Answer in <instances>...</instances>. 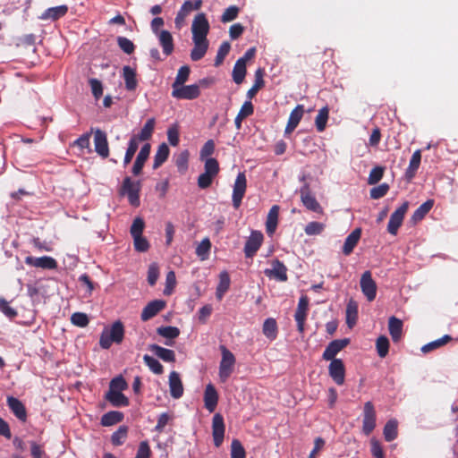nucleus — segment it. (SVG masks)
Returning <instances> with one entry per match:
<instances>
[{"label": "nucleus", "instance_id": "nucleus-1", "mask_svg": "<svg viewBox=\"0 0 458 458\" xmlns=\"http://www.w3.org/2000/svg\"><path fill=\"white\" fill-rule=\"evenodd\" d=\"M124 336V327L121 321L114 322L111 327H105L101 333L99 345L103 349H109L112 344H121Z\"/></svg>", "mask_w": 458, "mask_h": 458}, {"label": "nucleus", "instance_id": "nucleus-2", "mask_svg": "<svg viewBox=\"0 0 458 458\" xmlns=\"http://www.w3.org/2000/svg\"><path fill=\"white\" fill-rule=\"evenodd\" d=\"M141 183L140 181H133L130 176H126L120 188V194L127 196L129 203L133 207L140 206V191Z\"/></svg>", "mask_w": 458, "mask_h": 458}, {"label": "nucleus", "instance_id": "nucleus-3", "mask_svg": "<svg viewBox=\"0 0 458 458\" xmlns=\"http://www.w3.org/2000/svg\"><path fill=\"white\" fill-rule=\"evenodd\" d=\"M222 360L219 364V378L225 382L231 376L235 363V357L225 346L221 345Z\"/></svg>", "mask_w": 458, "mask_h": 458}, {"label": "nucleus", "instance_id": "nucleus-4", "mask_svg": "<svg viewBox=\"0 0 458 458\" xmlns=\"http://www.w3.org/2000/svg\"><path fill=\"white\" fill-rule=\"evenodd\" d=\"M302 205L310 211L323 214V208L311 192L309 183L305 182L299 191Z\"/></svg>", "mask_w": 458, "mask_h": 458}, {"label": "nucleus", "instance_id": "nucleus-5", "mask_svg": "<svg viewBox=\"0 0 458 458\" xmlns=\"http://www.w3.org/2000/svg\"><path fill=\"white\" fill-rule=\"evenodd\" d=\"M208 31L209 23L206 15L203 13H198L191 24L192 39H208Z\"/></svg>", "mask_w": 458, "mask_h": 458}, {"label": "nucleus", "instance_id": "nucleus-6", "mask_svg": "<svg viewBox=\"0 0 458 458\" xmlns=\"http://www.w3.org/2000/svg\"><path fill=\"white\" fill-rule=\"evenodd\" d=\"M247 188V180L244 173H239L233 190L232 201L233 206L235 209H237L241 204L242 200L244 197L245 191Z\"/></svg>", "mask_w": 458, "mask_h": 458}, {"label": "nucleus", "instance_id": "nucleus-7", "mask_svg": "<svg viewBox=\"0 0 458 458\" xmlns=\"http://www.w3.org/2000/svg\"><path fill=\"white\" fill-rule=\"evenodd\" d=\"M360 284L367 300L369 301H374L377 295V284L373 280L370 271L367 270L361 275Z\"/></svg>", "mask_w": 458, "mask_h": 458}, {"label": "nucleus", "instance_id": "nucleus-8", "mask_svg": "<svg viewBox=\"0 0 458 458\" xmlns=\"http://www.w3.org/2000/svg\"><path fill=\"white\" fill-rule=\"evenodd\" d=\"M200 95L199 86L198 84H191L178 86L173 89L172 96L177 99L192 100Z\"/></svg>", "mask_w": 458, "mask_h": 458}, {"label": "nucleus", "instance_id": "nucleus-9", "mask_svg": "<svg viewBox=\"0 0 458 458\" xmlns=\"http://www.w3.org/2000/svg\"><path fill=\"white\" fill-rule=\"evenodd\" d=\"M409 208L407 201L403 202L390 216L387 231L389 233L395 235L399 227L402 225L405 213Z\"/></svg>", "mask_w": 458, "mask_h": 458}, {"label": "nucleus", "instance_id": "nucleus-10", "mask_svg": "<svg viewBox=\"0 0 458 458\" xmlns=\"http://www.w3.org/2000/svg\"><path fill=\"white\" fill-rule=\"evenodd\" d=\"M91 132L94 133L95 151L101 157L106 158L109 156V147L106 133L98 128H91Z\"/></svg>", "mask_w": 458, "mask_h": 458}, {"label": "nucleus", "instance_id": "nucleus-11", "mask_svg": "<svg viewBox=\"0 0 458 458\" xmlns=\"http://www.w3.org/2000/svg\"><path fill=\"white\" fill-rule=\"evenodd\" d=\"M376 427V412L371 402L364 404L362 430L365 435H369Z\"/></svg>", "mask_w": 458, "mask_h": 458}, {"label": "nucleus", "instance_id": "nucleus-12", "mask_svg": "<svg viewBox=\"0 0 458 458\" xmlns=\"http://www.w3.org/2000/svg\"><path fill=\"white\" fill-rule=\"evenodd\" d=\"M328 374L336 385H344L345 379V368L341 359H335L331 360L328 366Z\"/></svg>", "mask_w": 458, "mask_h": 458}, {"label": "nucleus", "instance_id": "nucleus-13", "mask_svg": "<svg viewBox=\"0 0 458 458\" xmlns=\"http://www.w3.org/2000/svg\"><path fill=\"white\" fill-rule=\"evenodd\" d=\"M225 422L224 418L220 413H216L212 419V436L214 439V445L219 447L225 437Z\"/></svg>", "mask_w": 458, "mask_h": 458}, {"label": "nucleus", "instance_id": "nucleus-14", "mask_svg": "<svg viewBox=\"0 0 458 458\" xmlns=\"http://www.w3.org/2000/svg\"><path fill=\"white\" fill-rule=\"evenodd\" d=\"M309 309V299L307 296L302 295L299 299L298 306L294 314V318L297 323V329L300 333L304 332V325L307 318Z\"/></svg>", "mask_w": 458, "mask_h": 458}, {"label": "nucleus", "instance_id": "nucleus-15", "mask_svg": "<svg viewBox=\"0 0 458 458\" xmlns=\"http://www.w3.org/2000/svg\"><path fill=\"white\" fill-rule=\"evenodd\" d=\"M25 263L29 266L42 269L53 270L57 268L56 260L49 256H43L39 258L28 256L25 258Z\"/></svg>", "mask_w": 458, "mask_h": 458}, {"label": "nucleus", "instance_id": "nucleus-16", "mask_svg": "<svg viewBox=\"0 0 458 458\" xmlns=\"http://www.w3.org/2000/svg\"><path fill=\"white\" fill-rule=\"evenodd\" d=\"M350 343L348 338L336 339L328 344L323 352V359L326 360H333L335 356Z\"/></svg>", "mask_w": 458, "mask_h": 458}, {"label": "nucleus", "instance_id": "nucleus-17", "mask_svg": "<svg viewBox=\"0 0 458 458\" xmlns=\"http://www.w3.org/2000/svg\"><path fill=\"white\" fill-rule=\"evenodd\" d=\"M262 242L263 234L259 231H252L244 246L245 256L252 258L259 250Z\"/></svg>", "mask_w": 458, "mask_h": 458}, {"label": "nucleus", "instance_id": "nucleus-18", "mask_svg": "<svg viewBox=\"0 0 458 458\" xmlns=\"http://www.w3.org/2000/svg\"><path fill=\"white\" fill-rule=\"evenodd\" d=\"M265 275L270 278H275L280 282L287 281V268L283 262L278 259L272 261V268H267L264 271Z\"/></svg>", "mask_w": 458, "mask_h": 458}, {"label": "nucleus", "instance_id": "nucleus-19", "mask_svg": "<svg viewBox=\"0 0 458 458\" xmlns=\"http://www.w3.org/2000/svg\"><path fill=\"white\" fill-rule=\"evenodd\" d=\"M165 306V302L162 300H154L148 302L142 310L140 318L142 321H148L155 317Z\"/></svg>", "mask_w": 458, "mask_h": 458}, {"label": "nucleus", "instance_id": "nucleus-20", "mask_svg": "<svg viewBox=\"0 0 458 458\" xmlns=\"http://www.w3.org/2000/svg\"><path fill=\"white\" fill-rule=\"evenodd\" d=\"M67 13L68 6L66 4H62L47 8L40 14L38 18L42 21H55L60 18L64 17V15H66Z\"/></svg>", "mask_w": 458, "mask_h": 458}, {"label": "nucleus", "instance_id": "nucleus-21", "mask_svg": "<svg viewBox=\"0 0 458 458\" xmlns=\"http://www.w3.org/2000/svg\"><path fill=\"white\" fill-rule=\"evenodd\" d=\"M150 148H151L150 144H148V143H146L141 147L140 152L138 153V155L136 157V159L132 165V168H131V173L134 175L137 176V175L140 174L142 168L145 165V162L147 161V159L148 158V156L150 154Z\"/></svg>", "mask_w": 458, "mask_h": 458}, {"label": "nucleus", "instance_id": "nucleus-22", "mask_svg": "<svg viewBox=\"0 0 458 458\" xmlns=\"http://www.w3.org/2000/svg\"><path fill=\"white\" fill-rule=\"evenodd\" d=\"M193 41V48L191 51V59L194 62L202 59L208 49V39H192Z\"/></svg>", "mask_w": 458, "mask_h": 458}, {"label": "nucleus", "instance_id": "nucleus-23", "mask_svg": "<svg viewBox=\"0 0 458 458\" xmlns=\"http://www.w3.org/2000/svg\"><path fill=\"white\" fill-rule=\"evenodd\" d=\"M169 387L171 396L174 399L180 398L183 394V386L177 372L172 371L169 375Z\"/></svg>", "mask_w": 458, "mask_h": 458}, {"label": "nucleus", "instance_id": "nucleus-24", "mask_svg": "<svg viewBox=\"0 0 458 458\" xmlns=\"http://www.w3.org/2000/svg\"><path fill=\"white\" fill-rule=\"evenodd\" d=\"M218 401V394L213 385L208 384L204 393L205 407L210 412L214 411Z\"/></svg>", "mask_w": 458, "mask_h": 458}, {"label": "nucleus", "instance_id": "nucleus-25", "mask_svg": "<svg viewBox=\"0 0 458 458\" xmlns=\"http://www.w3.org/2000/svg\"><path fill=\"white\" fill-rule=\"evenodd\" d=\"M7 405L13 414L21 420L25 421L27 418L26 409L23 403L13 396L7 397Z\"/></svg>", "mask_w": 458, "mask_h": 458}, {"label": "nucleus", "instance_id": "nucleus-26", "mask_svg": "<svg viewBox=\"0 0 458 458\" xmlns=\"http://www.w3.org/2000/svg\"><path fill=\"white\" fill-rule=\"evenodd\" d=\"M148 349L159 359L165 362H174L175 360V353L173 350L164 348L156 344H150Z\"/></svg>", "mask_w": 458, "mask_h": 458}, {"label": "nucleus", "instance_id": "nucleus-27", "mask_svg": "<svg viewBox=\"0 0 458 458\" xmlns=\"http://www.w3.org/2000/svg\"><path fill=\"white\" fill-rule=\"evenodd\" d=\"M304 113L303 106L298 105L290 114L285 133H291L299 124Z\"/></svg>", "mask_w": 458, "mask_h": 458}, {"label": "nucleus", "instance_id": "nucleus-28", "mask_svg": "<svg viewBox=\"0 0 458 458\" xmlns=\"http://www.w3.org/2000/svg\"><path fill=\"white\" fill-rule=\"evenodd\" d=\"M420 161H421V152L420 149H418L413 152V154L411 157L409 165L405 171V178L407 181L410 182L414 178L416 172L420 167Z\"/></svg>", "mask_w": 458, "mask_h": 458}, {"label": "nucleus", "instance_id": "nucleus-29", "mask_svg": "<svg viewBox=\"0 0 458 458\" xmlns=\"http://www.w3.org/2000/svg\"><path fill=\"white\" fill-rule=\"evenodd\" d=\"M123 78L125 82V89L129 91L134 90L138 86L136 71L129 65L123 67Z\"/></svg>", "mask_w": 458, "mask_h": 458}, {"label": "nucleus", "instance_id": "nucleus-30", "mask_svg": "<svg viewBox=\"0 0 458 458\" xmlns=\"http://www.w3.org/2000/svg\"><path fill=\"white\" fill-rule=\"evenodd\" d=\"M361 235V230L360 228L354 229L345 239L343 252L344 255H350L354 247L357 245Z\"/></svg>", "mask_w": 458, "mask_h": 458}, {"label": "nucleus", "instance_id": "nucleus-31", "mask_svg": "<svg viewBox=\"0 0 458 458\" xmlns=\"http://www.w3.org/2000/svg\"><path fill=\"white\" fill-rule=\"evenodd\" d=\"M157 36L164 54L166 55H171L174 50V40L171 33L168 30H161Z\"/></svg>", "mask_w": 458, "mask_h": 458}, {"label": "nucleus", "instance_id": "nucleus-32", "mask_svg": "<svg viewBox=\"0 0 458 458\" xmlns=\"http://www.w3.org/2000/svg\"><path fill=\"white\" fill-rule=\"evenodd\" d=\"M278 214L279 207L277 205H274L267 214L266 222V230L268 235H272L276 232L278 222Z\"/></svg>", "mask_w": 458, "mask_h": 458}, {"label": "nucleus", "instance_id": "nucleus-33", "mask_svg": "<svg viewBox=\"0 0 458 458\" xmlns=\"http://www.w3.org/2000/svg\"><path fill=\"white\" fill-rule=\"evenodd\" d=\"M389 334L394 342H398L401 339L403 333V322L401 319L391 317L388 321Z\"/></svg>", "mask_w": 458, "mask_h": 458}, {"label": "nucleus", "instance_id": "nucleus-34", "mask_svg": "<svg viewBox=\"0 0 458 458\" xmlns=\"http://www.w3.org/2000/svg\"><path fill=\"white\" fill-rule=\"evenodd\" d=\"M231 280L229 274L226 271H222L219 274V283L216 287V296L217 300H222L225 293L230 287Z\"/></svg>", "mask_w": 458, "mask_h": 458}, {"label": "nucleus", "instance_id": "nucleus-35", "mask_svg": "<svg viewBox=\"0 0 458 458\" xmlns=\"http://www.w3.org/2000/svg\"><path fill=\"white\" fill-rule=\"evenodd\" d=\"M106 399L114 407H125L129 405L128 398L122 392H107Z\"/></svg>", "mask_w": 458, "mask_h": 458}, {"label": "nucleus", "instance_id": "nucleus-36", "mask_svg": "<svg viewBox=\"0 0 458 458\" xmlns=\"http://www.w3.org/2000/svg\"><path fill=\"white\" fill-rule=\"evenodd\" d=\"M254 112V107L250 100H247L242 106L238 114L235 117L234 123L238 130L242 127V122L244 118L251 115Z\"/></svg>", "mask_w": 458, "mask_h": 458}, {"label": "nucleus", "instance_id": "nucleus-37", "mask_svg": "<svg viewBox=\"0 0 458 458\" xmlns=\"http://www.w3.org/2000/svg\"><path fill=\"white\" fill-rule=\"evenodd\" d=\"M156 121L154 118H149L142 129L140 130L139 134L132 135L133 138H136L138 141L148 140L151 138L152 133L155 129Z\"/></svg>", "mask_w": 458, "mask_h": 458}, {"label": "nucleus", "instance_id": "nucleus-38", "mask_svg": "<svg viewBox=\"0 0 458 458\" xmlns=\"http://www.w3.org/2000/svg\"><path fill=\"white\" fill-rule=\"evenodd\" d=\"M169 148L165 143H162L158 146V148L154 157L153 168H158L163 163L166 161L169 156Z\"/></svg>", "mask_w": 458, "mask_h": 458}, {"label": "nucleus", "instance_id": "nucleus-39", "mask_svg": "<svg viewBox=\"0 0 458 458\" xmlns=\"http://www.w3.org/2000/svg\"><path fill=\"white\" fill-rule=\"evenodd\" d=\"M123 420V414L121 411H111L105 413L101 418V425L104 427L113 426Z\"/></svg>", "mask_w": 458, "mask_h": 458}, {"label": "nucleus", "instance_id": "nucleus-40", "mask_svg": "<svg viewBox=\"0 0 458 458\" xmlns=\"http://www.w3.org/2000/svg\"><path fill=\"white\" fill-rule=\"evenodd\" d=\"M263 334L270 340H275L277 336V324L275 318H268L263 323Z\"/></svg>", "mask_w": 458, "mask_h": 458}, {"label": "nucleus", "instance_id": "nucleus-41", "mask_svg": "<svg viewBox=\"0 0 458 458\" xmlns=\"http://www.w3.org/2000/svg\"><path fill=\"white\" fill-rule=\"evenodd\" d=\"M264 72L261 68H259L255 72V82L253 86L248 90L247 97L249 100L255 97L258 91L264 86L265 81L263 80Z\"/></svg>", "mask_w": 458, "mask_h": 458}, {"label": "nucleus", "instance_id": "nucleus-42", "mask_svg": "<svg viewBox=\"0 0 458 458\" xmlns=\"http://www.w3.org/2000/svg\"><path fill=\"white\" fill-rule=\"evenodd\" d=\"M233 80L236 84H241L246 75V64L243 59H238L233 69Z\"/></svg>", "mask_w": 458, "mask_h": 458}, {"label": "nucleus", "instance_id": "nucleus-43", "mask_svg": "<svg viewBox=\"0 0 458 458\" xmlns=\"http://www.w3.org/2000/svg\"><path fill=\"white\" fill-rule=\"evenodd\" d=\"M397 420H389L384 427V437L387 442H391L397 437Z\"/></svg>", "mask_w": 458, "mask_h": 458}, {"label": "nucleus", "instance_id": "nucleus-44", "mask_svg": "<svg viewBox=\"0 0 458 458\" xmlns=\"http://www.w3.org/2000/svg\"><path fill=\"white\" fill-rule=\"evenodd\" d=\"M328 114L329 109L327 106H324L318 110V114L315 119V124L318 131L322 132L326 129Z\"/></svg>", "mask_w": 458, "mask_h": 458}, {"label": "nucleus", "instance_id": "nucleus-45", "mask_svg": "<svg viewBox=\"0 0 458 458\" xmlns=\"http://www.w3.org/2000/svg\"><path fill=\"white\" fill-rule=\"evenodd\" d=\"M127 434L128 427L124 425L120 426L111 436L112 444L116 446L123 445L126 440Z\"/></svg>", "mask_w": 458, "mask_h": 458}, {"label": "nucleus", "instance_id": "nucleus-46", "mask_svg": "<svg viewBox=\"0 0 458 458\" xmlns=\"http://www.w3.org/2000/svg\"><path fill=\"white\" fill-rule=\"evenodd\" d=\"M358 318V307L355 302H349L346 307V323L350 328H352Z\"/></svg>", "mask_w": 458, "mask_h": 458}, {"label": "nucleus", "instance_id": "nucleus-47", "mask_svg": "<svg viewBox=\"0 0 458 458\" xmlns=\"http://www.w3.org/2000/svg\"><path fill=\"white\" fill-rule=\"evenodd\" d=\"M191 69L188 65H183L180 67L175 77V80L172 84V88L174 89L178 86H182V84H184L188 81Z\"/></svg>", "mask_w": 458, "mask_h": 458}, {"label": "nucleus", "instance_id": "nucleus-48", "mask_svg": "<svg viewBox=\"0 0 458 458\" xmlns=\"http://www.w3.org/2000/svg\"><path fill=\"white\" fill-rule=\"evenodd\" d=\"M434 205L433 199H428L421 204L413 213L412 219L414 221L421 220L432 208Z\"/></svg>", "mask_w": 458, "mask_h": 458}, {"label": "nucleus", "instance_id": "nucleus-49", "mask_svg": "<svg viewBox=\"0 0 458 458\" xmlns=\"http://www.w3.org/2000/svg\"><path fill=\"white\" fill-rule=\"evenodd\" d=\"M139 143H140V141H138L136 140V138H133L132 136L131 137L129 143H128V148L126 149L125 156L123 158V165L124 166H126L128 164L131 163L133 156L135 155V152L137 151V149L139 148Z\"/></svg>", "mask_w": 458, "mask_h": 458}, {"label": "nucleus", "instance_id": "nucleus-50", "mask_svg": "<svg viewBox=\"0 0 458 458\" xmlns=\"http://www.w3.org/2000/svg\"><path fill=\"white\" fill-rule=\"evenodd\" d=\"M143 360L154 374L160 375L163 373L164 368L162 364L154 357L148 354H145L143 356Z\"/></svg>", "mask_w": 458, "mask_h": 458}, {"label": "nucleus", "instance_id": "nucleus-51", "mask_svg": "<svg viewBox=\"0 0 458 458\" xmlns=\"http://www.w3.org/2000/svg\"><path fill=\"white\" fill-rule=\"evenodd\" d=\"M157 333L168 340H173L179 336L180 330L176 327L167 326L158 327Z\"/></svg>", "mask_w": 458, "mask_h": 458}, {"label": "nucleus", "instance_id": "nucleus-52", "mask_svg": "<svg viewBox=\"0 0 458 458\" xmlns=\"http://www.w3.org/2000/svg\"><path fill=\"white\" fill-rule=\"evenodd\" d=\"M325 228V224L317 221H312L306 225L304 232L309 236H314L322 233Z\"/></svg>", "mask_w": 458, "mask_h": 458}, {"label": "nucleus", "instance_id": "nucleus-53", "mask_svg": "<svg viewBox=\"0 0 458 458\" xmlns=\"http://www.w3.org/2000/svg\"><path fill=\"white\" fill-rule=\"evenodd\" d=\"M376 348L377 354L380 358H385L389 350V341L388 338L385 335H381L377 339Z\"/></svg>", "mask_w": 458, "mask_h": 458}, {"label": "nucleus", "instance_id": "nucleus-54", "mask_svg": "<svg viewBox=\"0 0 458 458\" xmlns=\"http://www.w3.org/2000/svg\"><path fill=\"white\" fill-rule=\"evenodd\" d=\"M230 49H231V45L227 41H225L220 45V47L217 50V54H216V56L215 59V64H214V65L216 67H217L223 64V62H224L225 56L228 55Z\"/></svg>", "mask_w": 458, "mask_h": 458}, {"label": "nucleus", "instance_id": "nucleus-55", "mask_svg": "<svg viewBox=\"0 0 458 458\" xmlns=\"http://www.w3.org/2000/svg\"><path fill=\"white\" fill-rule=\"evenodd\" d=\"M204 165V173L216 177L219 172V164L216 158H207Z\"/></svg>", "mask_w": 458, "mask_h": 458}, {"label": "nucleus", "instance_id": "nucleus-56", "mask_svg": "<svg viewBox=\"0 0 458 458\" xmlns=\"http://www.w3.org/2000/svg\"><path fill=\"white\" fill-rule=\"evenodd\" d=\"M211 248V242L208 238L203 239L196 248V254L202 259H206Z\"/></svg>", "mask_w": 458, "mask_h": 458}, {"label": "nucleus", "instance_id": "nucleus-57", "mask_svg": "<svg viewBox=\"0 0 458 458\" xmlns=\"http://www.w3.org/2000/svg\"><path fill=\"white\" fill-rule=\"evenodd\" d=\"M246 453L238 439H233L231 444V457L232 458H245Z\"/></svg>", "mask_w": 458, "mask_h": 458}, {"label": "nucleus", "instance_id": "nucleus-58", "mask_svg": "<svg viewBox=\"0 0 458 458\" xmlns=\"http://www.w3.org/2000/svg\"><path fill=\"white\" fill-rule=\"evenodd\" d=\"M145 227V222L141 217H136L130 229V233L132 238H136L137 236H141L143 230Z\"/></svg>", "mask_w": 458, "mask_h": 458}, {"label": "nucleus", "instance_id": "nucleus-59", "mask_svg": "<svg viewBox=\"0 0 458 458\" xmlns=\"http://www.w3.org/2000/svg\"><path fill=\"white\" fill-rule=\"evenodd\" d=\"M127 387L125 379L122 377H116L110 381L108 392H122Z\"/></svg>", "mask_w": 458, "mask_h": 458}, {"label": "nucleus", "instance_id": "nucleus-60", "mask_svg": "<svg viewBox=\"0 0 458 458\" xmlns=\"http://www.w3.org/2000/svg\"><path fill=\"white\" fill-rule=\"evenodd\" d=\"M239 8L236 5H231L225 10L221 16V21L224 23L233 21L237 18Z\"/></svg>", "mask_w": 458, "mask_h": 458}, {"label": "nucleus", "instance_id": "nucleus-61", "mask_svg": "<svg viewBox=\"0 0 458 458\" xmlns=\"http://www.w3.org/2000/svg\"><path fill=\"white\" fill-rule=\"evenodd\" d=\"M215 151V142L213 140H208L206 141V143L203 145V147L200 149L199 157L201 160H206L207 158H211L210 156Z\"/></svg>", "mask_w": 458, "mask_h": 458}, {"label": "nucleus", "instance_id": "nucleus-62", "mask_svg": "<svg viewBox=\"0 0 458 458\" xmlns=\"http://www.w3.org/2000/svg\"><path fill=\"white\" fill-rule=\"evenodd\" d=\"M159 277V267L157 263H151L148 269V283L153 286Z\"/></svg>", "mask_w": 458, "mask_h": 458}, {"label": "nucleus", "instance_id": "nucleus-63", "mask_svg": "<svg viewBox=\"0 0 458 458\" xmlns=\"http://www.w3.org/2000/svg\"><path fill=\"white\" fill-rule=\"evenodd\" d=\"M383 174H384L383 167H381V166L374 167L369 174L368 183L369 185H374V184L377 183L382 179Z\"/></svg>", "mask_w": 458, "mask_h": 458}, {"label": "nucleus", "instance_id": "nucleus-64", "mask_svg": "<svg viewBox=\"0 0 458 458\" xmlns=\"http://www.w3.org/2000/svg\"><path fill=\"white\" fill-rule=\"evenodd\" d=\"M71 322L74 326L84 327L89 324V318L85 313L75 312L71 317Z\"/></svg>", "mask_w": 458, "mask_h": 458}]
</instances>
